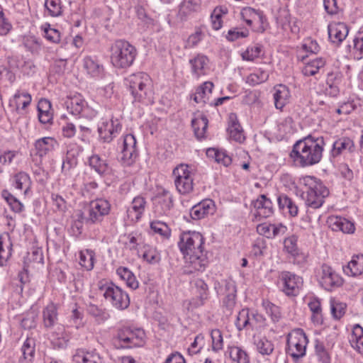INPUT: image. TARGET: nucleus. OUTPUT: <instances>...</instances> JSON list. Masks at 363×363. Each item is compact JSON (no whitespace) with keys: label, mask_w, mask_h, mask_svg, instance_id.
Wrapping results in <instances>:
<instances>
[{"label":"nucleus","mask_w":363,"mask_h":363,"mask_svg":"<svg viewBox=\"0 0 363 363\" xmlns=\"http://www.w3.org/2000/svg\"><path fill=\"white\" fill-rule=\"evenodd\" d=\"M205 239L196 231L182 233L179 236V248L185 259V272L188 274L203 272L208 263L204 254Z\"/></svg>","instance_id":"f257e3e1"},{"label":"nucleus","mask_w":363,"mask_h":363,"mask_svg":"<svg viewBox=\"0 0 363 363\" xmlns=\"http://www.w3.org/2000/svg\"><path fill=\"white\" fill-rule=\"evenodd\" d=\"M325 141L323 137L308 135L297 140L289 153L296 167L306 168L318 164L323 157Z\"/></svg>","instance_id":"f03ea898"},{"label":"nucleus","mask_w":363,"mask_h":363,"mask_svg":"<svg viewBox=\"0 0 363 363\" xmlns=\"http://www.w3.org/2000/svg\"><path fill=\"white\" fill-rule=\"evenodd\" d=\"M125 84L133 97V102L146 106L154 103L152 83L147 74L138 72L130 74L125 79Z\"/></svg>","instance_id":"7ed1b4c3"},{"label":"nucleus","mask_w":363,"mask_h":363,"mask_svg":"<svg viewBox=\"0 0 363 363\" xmlns=\"http://www.w3.org/2000/svg\"><path fill=\"white\" fill-rule=\"evenodd\" d=\"M303 183L306 189L303 195L307 206L313 209L321 207L325 199L329 195V190L315 177H305Z\"/></svg>","instance_id":"20e7f679"},{"label":"nucleus","mask_w":363,"mask_h":363,"mask_svg":"<svg viewBox=\"0 0 363 363\" xmlns=\"http://www.w3.org/2000/svg\"><path fill=\"white\" fill-rule=\"evenodd\" d=\"M111 62L116 68H127L131 66L137 55L136 48L123 40L115 41L110 48Z\"/></svg>","instance_id":"39448f33"},{"label":"nucleus","mask_w":363,"mask_h":363,"mask_svg":"<svg viewBox=\"0 0 363 363\" xmlns=\"http://www.w3.org/2000/svg\"><path fill=\"white\" fill-rule=\"evenodd\" d=\"M308 339L302 330H296L287 336L286 352L294 360L306 354Z\"/></svg>","instance_id":"423d86ee"},{"label":"nucleus","mask_w":363,"mask_h":363,"mask_svg":"<svg viewBox=\"0 0 363 363\" xmlns=\"http://www.w3.org/2000/svg\"><path fill=\"white\" fill-rule=\"evenodd\" d=\"M214 289L218 295H223L222 303L228 312L231 313L236 303L237 289L235 282L231 279H222L220 281H216Z\"/></svg>","instance_id":"0eeeda50"},{"label":"nucleus","mask_w":363,"mask_h":363,"mask_svg":"<svg viewBox=\"0 0 363 363\" xmlns=\"http://www.w3.org/2000/svg\"><path fill=\"white\" fill-rule=\"evenodd\" d=\"M111 210L110 203L104 199H99L90 202L86 215H81L82 222L94 224L100 223Z\"/></svg>","instance_id":"6e6552de"},{"label":"nucleus","mask_w":363,"mask_h":363,"mask_svg":"<svg viewBox=\"0 0 363 363\" xmlns=\"http://www.w3.org/2000/svg\"><path fill=\"white\" fill-rule=\"evenodd\" d=\"M145 332L140 328L125 327L119 330L117 339L118 347L131 348L140 347L143 344Z\"/></svg>","instance_id":"1a4fd4ad"},{"label":"nucleus","mask_w":363,"mask_h":363,"mask_svg":"<svg viewBox=\"0 0 363 363\" xmlns=\"http://www.w3.org/2000/svg\"><path fill=\"white\" fill-rule=\"evenodd\" d=\"M104 296L111 305L117 309L124 310L130 305V298L128 294L120 287L110 284L104 288Z\"/></svg>","instance_id":"9d476101"},{"label":"nucleus","mask_w":363,"mask_h":363,"mask_svg":"<svg viewBox=\"0 0 363 363\" xmlns=\"http://www.w3.org/2000/svg\"><path fill=\"white\" fill-rule=\"evenodd\" d=\"M240 16L254 31L263 33L266 30L264 24L267 20L262 11L251 7H245L241 10Z\"/></svg>","instance_id":"9b49d317"},{"label":"nucleus","mask_w":363,"mask_h":363,"mask_svg":"<svg viewBox=\"0 0 363 363\" xmlns=\"http://www.w3.org/2000/svg\"><path fill=\"white\" fill-rule=\"evenodd\" d=\"M319 283L325 290L332 291L333 289L340 286L343 280L330 266L323 264L319 274Z\"/></svg>","instance_id":"f8f14e48"},{"label":"nucleus","mask_w":363,"mask_h":363,"mask_svg":"<svg viewBox=\"0 0 363 363\" xmlns=\"http://www.w3.org/2000/svg\"><path fill=\"white\" fill-rule=\"evenodd\" d=\"M136 139L131 134L125 135L123 138V147L120 160L125 166L132 165L137 157Z\"/></svg>","instance_id":"ddd939ff"},{"label":"nucleus","mask_w":363,"mask_h":363,"mask_svg":"<svg viewBox=\"0 0 363 363\" xmlns=\"http://www.w3.org/2000/svg\"><path fill=\"white\" fill-rule=\"evenodd\" d=\"M280 279L282 282V291L288 296H296L299 293L302 285V278L290 272L281 273Z\"/></svg>","instance_id":"4468645a"},{"label":"nucleus","mask_w":363,"mask_h":363,"mask_svg":"<svg viewBox=\"0 0 363 363\" xmlns=\"http://www.w3.org/2000/svg\"><path fill=\"white\" fill-rule=\"evenodd\" d=\"M297 242L298 238L295 235L286 238L284 242V250L294 264L303 266L307 262V255L298 248Z\"/></svg>","instance_id":"2eb2a0df"},{"label":"nucleus","mask_w":363,"mask_h":363,"mask_svg":"<svg viewBox=\"0 0 363 363\" xmlns=\"http://www.w3.org/2000/svg\"><path fill=\"white\" fill-rule=\"evenodd\" d=\"M121 129V125L118 120L103 121L98 127V133L100 139L104 143H110L117 136Z\"/></svg>","instance_id":"dca6fc26"},{"label":"nucleus","mask_w":363,"mask_h":363,"mask_svg":"<svg viewBox=\"0 0 363 363\" xmlns=\"http://www.w3.org/2000/svg\"><path fill=\"white\" fill-rule=\"evenodd\" d=\"M255 215L260 218H267L274 213L272 202L265 195H260L254 202Z\"/></svg>","instance_id":"f3484780"},{"label":"nucleus","mask_w":363,"mask_h":363,"mask_svg":"<svg viewBox=\"0 0 363 363\" xmlns=\"http://www.w3.org/2000/svg\"><path fill=\"white\" fill-rule=\"evenodd\" d=\"M173 206L172 196L163 190L155 199V212L160 216L167 215Z\"/></svg>","instance_id":"a211bd4d"},{"label":"nucleus","mask_w":363,"mask_h":363,"mask_svg":"<svg viewBox=\"0 0 363 363\" xmlns=\"http://www.w3.org/2000/svg\"><path fill=\"white\" fill-rule=\"evenodd\" d=\"M58 145L57 140L52 137H44L38 139L34 143V151L35 155L40 158L55 150Z\"/></svg>","instance_id":"6ab92c4d"},{"label":"nucleus","mask_w":363,"mask_h":363,"mask_svg":"<svg viewBox=\"0 0 363 363\" xmlns=\"http://www.w3.org/2000/svg\"><path fill=\"white\" fill-rule=\"evenodd\" d=\"M214 211V203L211 199H206L194 205L190 209V216L194 220H200Z\"/></svg>","instance_id":"aec40b11"},{"label":"nucleus","mask_w":363,"mask_h":363,"mask_svg":"<svg viewBox=\"0 0 363 363\" xmlns=\"http://www.w3.org/2000/svg\"><path fill=\"white\" fill-rule=\"evenodd\" d=\"M291 92L289 89L284 84H277L274 87L273 98L276 108H282L289 103Z\"/></svg>","instance_id":"412c9836"},{"label":"nucleus","mask_w":363,"mask_h":363,"mask_svg":"<svg viewBox=\"0 0 363 363\" xmlns=\"http://www.w3.org/2000/svg\"><path fill=\"white\" fill-rule=\"evenodd\" d=\"M146 204L147 202L144 197L140 196L135 197L127 209L128 218L133 221L139 220L145 210Z\"/></svg>","instance_id":"4be33fe9"},{"label":"nucleus","mask_w":363,"mask_h":363,"mask_svg":"<svg viewBox=\"0 0 363 363\" xmlns=\"http://www.w3.org/2000/svg\"><path fill=\"white\" fill-rule=\"evenodd\" d=\"M328 35L333 43H341L348 35L349 30L344 23H335L328 26Z\"/></svg>","instance_id":"5701e85b"},{"label":"nucleus","mask_w":363,"mask_h":363,"mask_svg":"<svg viewBox=\"0 0 363 363\" xmlns=\"http://www.w3.org/2000/svg\"><path fill=\"white\" fill-rule=\"evenodd\" d=\"M344 273L350 277H358L363 274V255H353L347 265L342 267Z\"/></svg>","instance_id":"b1692460"},{"label":"nucleus","mask_w":363,"mask_h":363,"mask_svg":"<svg viewBox=\"0 0 363 363\" xmlns=\"http://www.w3.org/2000/svg\"><path fill=\"white\" fill-rule=\"evenodd\" d=\"M194 286L196 289V293L199 294L196 298H192L189 304L192 308H198L203 306L208 297V287L205 281L202 279H198L194 281Z\"/></svg>","instance_id":"393cba45"},{"label":"nucleus","mask_w":363,"mask_h":363,"mask_svg":"<svg viewBox=\"0 0 363 363\" xmlns=\"http://www.w3.org/2000/svg\"><path fill=\"white\" fill-rule=\"evenodd\" d=\"M84 68L92 77L100 78L104 74V66L96 57L86 56L83 60Z\"/></svg>","instance_id":"a878e982"},{"label":"nucleus","mask_w":363,"mask_h":363,"mask_svg":"<svg viewBox=\"0 0 363 363\" xmlns=\"http://www.w3.org/2000/svg\"><path fill=\"white\" fill-rule=\"evenodd\" d=\"M228 131L231 139L240 143L244 142L245 137L243 133V130L235 113H231L229 116Z\"/></svg>","instance_id":"bb28decb"},{"label":"nucleus","mask_w":363,"mask_h":363,"mask_svg":"<svg viewBox=\"0 0 363 363\" xmlns=\"http://www.w3.org/2000/svg\"><path fill=\"white\" fill-rule=\"evenodd\" d=\"M90 167L94 169L99 175L106 176L112 174V168L106 160H103L98 155H93L89 159Z\"/></svg>","instance_id":"cd10ccee"},{"label":"nucleus","mask_w":363,"mask_h":363,"mask_svg":"<svg viewBox=\"0 0 363 363\" xmlns=\"http://www.w3.org/2000/svg\"><path fill=\"white\" fill-rule=\"evenodd\" d=\"M13 251V244L9 235L0 236V266H6L11 258Z\"/></svg>","instance_id":"c85d7f7f"},{"label":"nucleus","mask_w":363,"mask_h":363,"mask_svg":"<svg viewBox=\"0 0 363 363\" xmlns=\"http://www.w3.org/2000/svg\"><path fill=\"white\" fill-rule=\"evenodd\" d=\"M213 88V84L211 82H205L196 89V92L194 94L193 99L197 104L208 103L209 96L211 94Z\"/></svg>","instance_id":"c756f323"},{"label":"nucleus","mask_w":363,"mask_h":363,"mask_svg":"<svg viewBox=\"0 0 363 363\" xmlns=\"http://www.w3.org/2000/svg\"><path fill=\"white\" fill-rule=\"evenodd\" d=\"M329 223L333 230H341L343 233H352L354 226L352 223L342 217H331Z\"/></svg>","instance_id":"7c9ffc66"},{"label":"nucleus","mask_w":363,"mask_h":363,"mask_svg":"<svg viewBox=\"0 0 363 363\" xmlns=\"http://www.w3.org/2000/svg\"><path fill=\"white\" fill-rule=\"evenodd\" d=\"M31 100V96L28 93L18 91L11 100V106H13L16 111L21 113L30 104Z\"/></svg>","instance_id":"2f4dec72"},{"label":"nucleus","mask_w":363,"mask_h":363,"mask_svg":"<svg viewBox=\"0 0 363 363\" xmlns=\"http://www.w3.org/2000/svg\"><path fill=\"white\" fill-rule=\"evenodd\" d=\"M30 178L28 174L25 172H19L15 174L12 178L13 186L18 190H24V194H27L30 187Z\"/></svg>","instance_id":"473e14b6"},{"label":"nucleus","mask_w":363,"mask_h":363,"mask_svg":"<svg viewBox=\"0 0 363 363\" xmlns=\"http://www.w3.org/2000/svg\"><path fill=\"white\" fill-rule=\"evenodd\" d=\"M43 324L46 328H52L57 321V311L56 306L51 303L43 311Z\"/></svg>","instance_id":"72a5a7b5"},{"label":"nucleus","mask_w":363,"mask_h":363,"mask_svg":"<svg viewBox=\"0 0 363 363\" xmlns=\"http://www.w3.org/2000/svg\"><path fill=\"white\" fill-rule=\"evenodd\" d=\"M86 103L82 96L80 94H77L69 98L66 101L65 104L72 114L80 116Z\"/></svg>","instance_id":"f704fd0d"},{"label":"nucleus","mask_w":363,"mask_h":363,"mask_svg":"<svg viewBox=\"0 0 363 363\" xmlns=\"http://www.w3.org/2000/svg\"><path fill=\"white\" fill-rule=\"evenodd\" d=\"M326 64V60L323 57H317L306 63L302 69V73L304 76L310 77L315 75L320 68Z\"/></svg>","instance_id":"c9c22d12"},{"label":"nucleus","mask_w":363,"mask_h":363,"mask_svg":"<svg viewBox=\"0 0 363 363\" xmlns=\"http://www.w3.org/2000/svg\"><path fill=\"white\" fill-rule=\"evenodd\" d=\"M173 176L174 177V181L180 180H194L193 174L194 169L191 166L186 164H180L177 165L172 172Z\"/></svg>","instance_id":"e433bc0d"},{"label":"nucleus","mask_w":363,"mask_h":363,"mask_svg":"<svg viewBox=\"0 0 363 363\" xmlns=\"http://www.w3.org/2000/svg\"><path fill=\"white\" fill-rule=\"evenodd\" d=\"M206 155L208 157L213 159L216 162L222 164L225 167L229 166L232 162L231 157L223 150L208 148L206 150Z\"/></svg>","instance_id":"4c0bfd02"},{"label":"nucleus","mask_w":363,"mask_h":363,"mask_svg":"<svg viewBox=\"0 0 363 363\" xmlns=\"http://www.w3.org/2000/svg\"><path fill=\"white\" fill-rule=\"evenodd\" d=\"M117 274L123 280L127 286L132 289H136L139 286V283L136 280L134 274L127 267H120L116 270Z\"/></svg>","instance_id":"58836bf2"},{"label":"nucleus","mask_w":363,"mask_h":363,"mask_svg":"<svg viewBox=\"0 0 363 363\" xmlns=\"http://www.w3.org/2000/svg\"><path fill=\"white\" fill-rule=\"evenodd\" d=\"M227 352L230 359L236 363H250V357L247 352L237 346H228Z\"/></svg>","instance_id":"ea45409f"},{"label":"nucleus","mask_w":363,"mask_h":363,"mask_svg":"<svg viewBox=\"0 0 363 363\" xmlns=\"http://www.w3.org/2000/svg\"><path fill=\"white\" fill-rule=\"evenodd\" d=\"M87 313L94 318L95 320L99 324L104 323L110 318L106 309L91 303L87 306Z\"/></svg>","instance_id":"a19ab883"},{"label":"nucleus","mask_w":363,"mask_h":363,"mask_svg":"<svg viewBox=\"0 0 363 363\" xmlns=\"http://www.w3.org/2000/svg\"><path fill=\"white\" fill-rule=\"evenodd\" d=\"M208 62V58L203 55H198L194 59L190 60L189 63L191 65L192 72L196 77L204 74V68Z\"/></svg>","instance_id":"79ce46f5"},{"label":"nucleus","mask_w":363,"mask_h":363,"mask_svg":"<svg viewBox=\"0 0 363 363\" xmlns=\"http://www.w3.org/2000/svg\"><path fill=\"white\" fill-rule=\"evenodd\" d=\"M350 342L353 348L363 354V328L359 324L354 326Z\"/></svg>","instance_id":"37998d69"},{"label":"nucleus","mask_w":363,"mask_h":363,"mask_svg":"<svg viewBox=\"0 0 363 363\" xmlns=\"http://www.w3.org/2000/svg\"><path fill=\"white\" fill-rule=\"evenodd\" d=\"M354 148V143L349 138H342L336 140L333 145L332 154L336 157L342 153L345 150L352 152Z\"/></svg>","instance_id":"c03bdc74"},{"label":"nucleus","mask_w":363,"mask_h":363,"mask_svg":"<svg viewBox=\"0 0 363 363\" xmlns=\"http://www.w3.org/2000/svg\"><path fill=\"white\" fill-rule=\"evenodd\" d=\"M208 122L207 118L204 116L192 119L191 125L194 129V134L198 139L204 138L208 126Z\"/></svg>","instance_id":"a18cd8bd"},{"label":"nucleus","mask_w":363,"mask_h":363,"mask_svg":"<svg viewBox=\"0 0 363 363\" xmlns=\"http://www.w3.org/2000/svg\"><path fill=\"white\" fill-rule=\"evenodd\" d=\"M268 78V72L262 69H259L249 74L245 79V82L249 85L254 86L266 82Z\"/></svg>","instance_id":"49530a36"},{"label":"nucleus","mask_w":363,"mask_h":363,"mask_svg":"<svg viewBox=\"0 0 363 363\" xmlns=\"http://www.w3.org/2000/svg\"><path fill=\"white\" fill-rule=\"evenodd\" d=\"M257 350L262 355L271 354L274 349V344L266 337H258L255 340Z\"/></svg>","instance_id":"de8ad7c7"},{"label":"nucleus","mask_w":363,"mask_h":363,"mask_svg":"<svg viewBox=\"0 0 363 363\" xmlns=\"http://www.w3.org/2000/svg\"><path fill=\"white\" fill-rule=\"evenodd\" d=\"M57 333H53L51 336V342L55 349H64L67 346L68 338L64 335V328L57 327Z\"/></svg>","instance_id":"09e8293b"},{"label":"nucleus","mask_w":363,"mask_h":363,"mask_svg":"<svg viewBox=\"0 0 363 363\" xmlns=\"http://www.w3.org/2000/svg\"><path fill=\"white\" fill-rule=\"evenodd\" d=\"M94 252L91 250H82L79 252V264L80 265L89 271L94 267Z\"/></svg>","instance_id":"8fccbe9b"},{"label":"nucleus","mask_w":363,"mask_h":363,"mask_svg":"<svg viewBox=\"0 0 363 363\" xmlns=\"http://www.w3.org/2000/svg\"><path fill=\"white\" fill-rule=\"evenodd\" d=\"M45 7L52 17H57L62 14L61 0H45Z\"/></svg>","instance_id":"3c124183"},{"label":"nucleus","mask_w":363,"mask_h":363,"mask_svg":"<svg viewBox=\"0 0 363 363\" xmlns=\"http://www.w3.org/2000/svg\"><path fill=\"white\" fill-rule=\"evenodd\" d=\"M262 306L266 311V313L271 317V319L274 323H277L279 321L281 315L279 306L274 305L267 300L263 301Z\"/></svg>","instance_id":"603ef678"},{"label":"nucleus","mask_w":363,"mask_h":363,"mask_svg":"<svg viewBox=\"0 0 363 363\" xmlns=\"http://www.w3.org/2000/svg\"><path fill=\"white\" fill-rule=\"evenodd\" d=\"M308 307L312 312V320L318 324H321L323 319L320 302L318 299H313L308 303Z\"/></svg>","instance_id":"864d4df0"},{"label":"nucleus","mask_w":363,"mask_h":363,"mask_svg":"<svg viewBox=\"0 0 363 363\" xmlns=\"http://www.w3.org/2000/svg\"><path fill=\"white\" fill-rule=\"evenodd\" d=\"M143 257L147 262L150 264H156L160 261V253L155 248L149 245L144 246Z\"/></svg>","instance_id":"5fc2aeb1"},{"label":"nucleus","mask_w":363,"mask_h":363,"mask_svg":"<svg viewBox=\"0 0 363 363\" xmlns=\"http://www.w3.org/2000/svg\"><path fill=\"white\" fill-rule=\"evenodd\" d=\"M150 228L155 233L164 238H168L171 235V230L165 223L157 220L152 221Z\"/></svg>","instance_id":"6e6d98bb"},{"label":"nucleus","mask_w":363,"mask_h":363,"mask_svg":"<svg viewBox=\"0 0 363 363\" xmlns=\"http://www.w3.org/2000/svg\"><path fill=\"white\" fill-rule=\"evenodd\" d=\"M23 45L32 53H38L42 45L40 40L33 35L26 37L23 40Z\"/></svg>","instance_id":"4d7b16f0"},{"label":"nucleus","mask_w":363,"mask_h":363,"mask_svg":"<svg viewBox=\"0 0 363 363\" xmlns=\"http://www.w3.org/2000/svg\"><path fill=\"white\" fill-rule=\"evenodd\" d=\"M21 351L23 358L28 361H31L35 353L34 340L31 338H27L22 346Z\"/></svg>","instance_id":"13d9d810"},{"label":"nucleus","mask_w":363,"mask_h":363,"mask_svg":"<svg viewBox=\"0 0 363 363\" xmlns=\"http://www.w3.org/2000/svg\"><path fill=\"white\" fill-rule=\"evenodd\" d=\"M346 305L343 303L330 300V311L335 319L341 318L345 313Z\"/></svg>","instance_id":"bf43d9fd"},{"label":"nucleus","mask_w":363,"mask_h":363,"mask_svg":"<svg viewBox=\"0 0 363 363\" xmlns=\"http://www.w3.org/2000/svg\"><path fill=\"white\" fill-rule=\"evenodd\" d=\"M211 337L212 339V349L213 351H219L223 347V338L221 331L218 329L211 330Z\"/></svg>","instance_id":"052dcab7"},{"label":"nucleus","mask_w":363,"mask_h":363,"mask_svg":"<svg viewBox=\"0 0 363 363\" xmlns=\"http://www.w3.org/2000/svg\"><path fill=\"white\" fill-rule=\"evenodd\" d=\"M353 53L358 60L363 57V33H359L353 40Z\"/></svg>","instance_id":"680f3d73"},{"label":"nucleus","mask_w":363,"mask_h":363,"mask_svg":"<svg viewBox=\"0 0 363 363\" xmlns=\"http://www.w3.org/2000/svg\"><path fill=\"white\" fill-rule=\"evenodd\" d=\"M37 313L32 311L28 312L21 320V325L24 329L30 330L36 325Z\"/></svg>","instance_id":"e2e57ef3"},{"label":"nucleus","mask_w":363,"mask_h":363,"mask_svg":"<svg viewBox=\"0 0 363 363\" xmlns=\"http://www.w3.org/2000/svg\"><path fill=\"white\" fill-rule=\"evenodd\" d=\"M249 324H250L249 311L247 309H242L237 316L235 325L238 330H241Z\"/></svg>","instance_id":"0e129e2a"},{"label":"nucleus","mask_w":363,"mask_h":363,"mask_svg":"<svg viewBox=\"0 0 363 363\" xmlns=\"http://www.w3.org/2000/svg\"><path fill=\"white\" fill-rule=\"evenodd\" d=\"M194 180H180V181H174V184L177 190L181 194H188L192 192L194 189Z\"/></svg>","instance_id":"69168bd1"},{"label":"nucleus","mask_w":363,"mask_h":363,"mask_svg":"<svg viewBox=\"0 0 363 363\" xmlns=\"http://www.w3.org/2000/svg\"><path fill=\"white\" fill-rule=\"evenodd\" d=\"M261 50L262 46L259 45L250 47L242 54V57L245 60L253 61L255 58L259 56Z\"/></svg>","instance_id":"338daca9"},{"label":"nucleus","mask_w":363,"mask_h":363,"mask_svg":"<svg viewBox=\"0 0 363 363\" xmlns=\"http://www.w3.org/2000/svg\"><path fill=\"white\" fill-rule=\"evenodd\" d=\"M45 38L51 43H58L60 40V32L55 29L52 28L48 26V27L44 28Z\"/></svg>","instance_id":"774afa93"}]
</instances>
